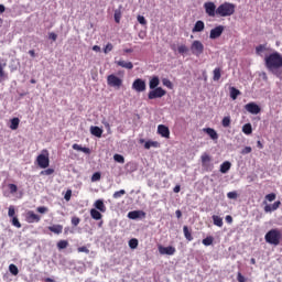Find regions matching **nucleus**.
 I'll return each instance as SVG.
<instances>
[{"label":"nucleus","mask_w":282,"mask_h":282,"mask_svg":"<svg viewBox=\"0 0 282 282\" xmlns=\"http://www.w3.org/2000/svg\"><path fill=\"white\" fill-rule=\"evenodd\" d=\"M206 28V24H204V21L198 20L196 21L194 28L192 29V32H204V29Z\"/></svg>","instance_id":"19"},{"label":"nucleus","mask_w":282,"mask_h":282,"mask_svg":"<svg viewBox=\"0 0 282 282\" xmlns=\"http://www.w3.org/2000/svg\"><path fill=\"white\" fill-rule=\"evenodd\" d=\"M107 85L109 87H117L118 89H120V87H122V79H120V77H118L113 74L108 75Z\"/></svg>","instance_id":"8"},{"label":"nucleus","mask_w":282,"mask_h":282,"mask_svg":"<svg viewBox=\"0 0 282 282\" xmlns=\"http://www.w3.org/2000/svg\"><path fill=\"white\" fill-rule=\"evenodd\" d=\"M159 252H160V254H169L170 257H173V254H175V252H176V249L173 246L164 247V246L160 245Z\"/></svg>","instance_id":"13"},{"label":"nucleus","mask_w":282,"mask_h":282,"mask_svg":"<svg viewBox=\"0 0 282 282\" xmlns=\"http://www.w3.org/2000/svg\"><path fill=\"white\" fill-rule=\"evenodd\" d=\"M93 51H94V52H100V46L94 45V46H93Z\"/></svg>","instance_id":"64"},{"label":"nucleus","mask_w":282,"mask_h":282,"mask_svg":"<svg viewBox=\"0 0 282 282\" xmlns=\"http://www.w3.org/2000/svg\"><path fill=\"white\" fill-rule=\"evenodd\" d=\"M221 124L225 127V129H228V127H230V116L224 117Z\"/></svg>","instance_id":"42"},{"label":"nucleus","mask_w":282,"mask_h":282,"mask_svg":"<svg viewBox=\"0 0 282 282\" xmlns=\"http://www.w3.org/2000/svg\"><path fill=\"white\" fill-rule=\"evenodd\" d=\"M274 199H276V194L274 193L267 194L264 196V200L262 203L264 205V213H274V210H279V208L281 207V200L274 202ZM268 202H274V203L268 204Z\"/></svg>","instance_id":"2"},{"label":"nucleus","mask_w":282,"mask_h":282,"mask_svg":"<svg viewBox=\"0 0 282 282\" xmlns=\"http://www.w3.org/2000/svg\"><path fill=\"white\" fill-rule=\"evenodd\" d=\"M246 111L249 113H252L253 116H257L258 113H261V107L254 102H249L245 106Z\"/></svg>","instance_id":"11"},{"label":"nucleus","mask_w":282,"mask_h":282,"mask_svg":"<svg viewBox=\"0 0 282 282\" xmlns=\"http://www.w3.org/2000/svg\"><path fill=\"white\" fill-rule=\"evenodd\" d=\"M231 166H232V164L230 163V161H225V162L220 165V173H227V172H229Z\"/></svg>","instance_id":"28"},{"label":"nucleus","mask_w":282,"mask_h":282,"mask_svg":"<svg viewBox=\"0 0 282 282\" xmlns=\"http://www.w3.org/2000/svg\"><path fill=\"white\" fill-rule=\"evenodd\" d=\"M166 94V90L164 88L159 87V88H152L148 93V100H155L158 98H164V95Z\"/></svg>","instance_id":"6"},{"label":"nucleus","mask_w":282,"mask_h":282,"mask_svg":"<svg viewBox=\"0 0 282 282\" xmlns=\"http://www.w3.org/2000/svg\"><path fill=\"white\" fill-rule=\"evenodd\" d=\"M77 252H85V254H89V249L87 247H78Z\"/></svg>","instance_id":"55"},{"label":"nucleus","mask_w":282,"mask_h":282,"mask_svg":"<svg viewBox=\"0 0 282 282\" xmlns=\"http://www.w3.org/2000/svg\"><path fill=\"white\" fill-rule=\"evenodd\" d=\"M184 237L187 241H193V234L188 229V226L183 227Z\"/></svg>","instance_id":"29"},{"label":"nucleus","mask_w":282,"mask_h":282,"mask_svg":"<svg viewBox=\"0 0 282 282\" xmlns=\"http://www.w3.org/2000/svg\"><path fill=\"white\" fill-rule=\"evenodd\" d=\"M162 84L164 85V87H167V89H173V83L170 79L164 78L162 80Z\"/></svg>","instance_id":"45"},{"label":"nucleus","mask_w":282,"mask_h":282,"mask_svg":"<svg viewBox=\"0 0 282 282\" xmlns=\"http://www.w3.org/2000/svg\"><path fill=\"white\" fill-rule=\"evenodd\" d=\"M116 65L123 67L124 69H133V63L131 62L118 61L116 62Z\"/></svg>","instance_id":"24"},{"label":"nucleus","mask_w":282,"mask_h":282,"mask_svg":"<svg viewBox=\"0 0 282 282\" xmlns=\"http://www.w3.org/2000/svg\"><path fill=\"white\" fill-rule=\"evenodd\" d=\"M19 122H21V120L17 117L11 119L10 129H12V131H17V129H19Z\"/></svg>","instance_id":"30"},{"label":"nucleus","mask_w":282,"mask_h":282,"mask_svg":"<svg viewBox=\"0 0 282 282\" xmlns=\"http://www.w3.org/2000/svg\"><path fill=\"white\" fill-rule=\"evenodd\" d=\"M95 208L100 213H107V206H105V202H102V199L95 202Z\"/></svg>","instance_id":"21"},{"label":"nucleus","mask_w":282,"mask_h":282,"mask_svg":"<svg viewBox=\"0 0 282 282\" xmlns=\"http://www.w3.org/2000/svg\"><path fill=\"white\" fill-rule=\"evenodd\" d=\"M132 89H134V91H138L139 94L142 91H147V82H144V79H135L132 84Z\"/></svg>","instance_id":"9"},{"label":"nucleus","mask_w":282,"mask_h":282,"mask_svg":"<svg viewBox=\"0 0 282 282\" xmlns=\"http://www.w3.org/2000/svg\"><path fill=\"white\" fill-rule=\"evenodd\" d=\"M225 219H226L227 224H232V216L227 215Z\"/></svg>","instance_id":"61"},{"label":"nucleus","mask_w":282,"mask_h":282,"mask_svg":"<svg viewBox=\"0 0 282 282\" xmlns=\"http://www.w3.org/2000/svg\"><path fill=\"white\" fill-rule=\"evenodd\" d=\"M237 281H238V282H246V276H243V274H241V272H238V274H237Z\"/></svg>","instance_id":"57"},{"label":"nucleus","mask_w":282,"mask_h":282,"mask_svg":"<svg viewBox=\"0 0 282 282\" xmlns=\"http://www.w3.org/2000/svg\"><path fill=\"white\" fill-rule=\"evenodd\" d=\"M50 232L54 235H61L63 232V225H53L48 227Z\"/></svg>","instance_id":"22"},{"label":"nucleus","mask_w":282,"mask_h":282,"mask_svg":"<svg viewBox=\"0 0 282 282\" xmlns=\"http://www.w3.org/2000/svg\"><path fill=\"white\" fill-rule=\"evenodd\" d=\"M213 221H214V226H218V228H221V226H224V218L219 217L217 215H214L212 217Z\"/></svg>","instance_id":"27"},{"label":"nucleus","mask_w":282,"mask_h":282,"mask_svg":"<svg viewBox=\"0 0 282 282\" xmlns=\"http://www.w3.org/2000/svg\"><path fill=\"white\" fill-rule=\"evenodd\" d=\"M213 74H214L213 80H215V82L220 80V78H221V68H219V67L215 68Z\"/></svg>","instance_id":"31"},{"label":"nucleus","mask_w":282,"mask_h":282,"mask_svg":"<svg viewBox=\"0 0 282 282\" xmlns=\"http://www.w3.org/2000/svg\"><path fill=\"white\" fill-rule=\"evenodd\" d=\"M147 217V213L142 210H132L128 213L129 219H144Z\"/></svg>","instance_id":"15"},{"label":"nucleus","mask_w":282,"mask_h":282,"mask_svg":"<svg viewBox=\"0 0 282 282\" xmlns=\"http://www.w3.org/2000/svg\"><path fill=\"white\" fill-rule=\"evenodd\" d=\"M11 224L15 228H21V221H19V218L17 216L11 219Z\"/></svg>","instance_id":"46"},{"label":"nucleus","mask_w":282,"mask_h":282,"mask_svg":"<svg viewBox=\"0 0 282 282\" xmlns=\"http://www.w3.org/2000/svg\"><path fill=\"white\" fill-rule=\"evenodd\" d=\"M40 175H54V169H46L42 171Z\"/></svg>","instance_id":"50"},{"label":"nucleus","mask_w":282,"mask_h":282,"mask_svg":"<svg viewBox=\"0 0 282 282\" xmlns=\"http://www.w3.org/2000/svg\"><path fill=\"white\" fill-rule=\"evenodd\" d=\"M229 94H230L231 100H237V97L241 96V91L239 89H237L236 87H230Z\"/></svg>","instance_id":"23"},{"label":"nucleus","mask_w":282,"mask_h":282,"mask_svg":"<svg viewBox=\"0 0 282 282\" xmlns=\"http://www.w3.org/2000/svg\"><path fill=\"white\" fill-rule=\"evenodd\" d=\"M224 25H218L214 29L210 30L209 33V39L215 40V39H219V36H221V34H224Z\"/></svg>","instance_id":"12"},{"label":"nucleus","mask_w":282,"mask_h":282,"mask_svg":"<svg viewBox=\"0 0 282 282\" xmlns=\"http://www.w3.org/2000/svg\"><path fill=\"white\" fill-rule=\"evenodd\" d=\"M90 133L95 135V138H102V129L98 126H91Z\"/></svg>","instance_id":"20"},{"label":"nucleus","mask_w":282,"mask_h":282,"mask_svg":"<svg viewBox=\"0 0 282 282\" xmlns=\"http://www.w3.org/2000/svg\"><path fill=\"white\" fill-rule=\"evenodd\" d=\"M64 199L66 202H69V199H72V189H68L64 196Z\"/></svg>","instance_id":"58"},{"label":"nucleus","mask_w":282,"mask_h":282,"mask_svg":"<svg viewBox=\"0 0 282 282\" xmlns=\"http://www.w3.org/2000/svg\"><path fill=\"white\" fill-rule=\"evenodd\" d=\"M242 153H245V154L252 153V148H251V147H246V148L242 150Z\"/></svg>","instance_id":"60"},{"label":"nucleus","mask_w":282,"mask_h":282,"mask_svg":"<svg viewBox=\"0 0 282 282\" xmlns=\"http://www.w3.org/2000/svg\"><path fill=\"white\" fill-rule=\"evenodd\" d=\"M113 160H115V162H118L119 164H124V156H122V154H115Z\"/></svg>","instance_id":"43"},{"label":"nucleus","mask_w":282,"mask_h":282,"mask_svg":"<svg viewBox=\"0 0 282 282\" xmlns=\"http://www.w3.org/2000/svg\"><path fill=\"white\" fill-rule=\"evenodd\" d=\"M236 6L230 2H224L216 9V17H232Z\"/></svg>","instance_id":"3"},{"label":"nucleus","mask_w":282,"mask_h":282,"mask_svg":"<svg viewBox=\"0 0 282 282\" xmlns=\"http://www.w3.org/2000/svg\"><path fill=\"white\" fill-rule=\"evenodd\" d=\"M100 177H101L100 172H96L91 176V182H100Z\"/></svg>","instance_id":"49"},{"label":"nucleus","mask_w":282,"mask_h":282,"mask_svg":"<svg viewBox=\"0 0 282 282\" xmlns=\"http://www.w3.org/2000/svg\"><path fill=\"white\" fill-rule=\"evenodd\" d=\"M228 199H237V192H229L227 193Z\"/></svg>","instance_id":"54"},{"label":"nucleus","mask_w":282,"mask_h":282,"mask_svg":"<svg viewBox=\"0 0 282 282\" xmlns=\"http://www.w3.org/2000/svg\"><path fill=\"white\" fill-rule=\"evenodd\" d=\"M26 221L29 224H39V221H41V216L36 215L34 212L29 210L26 213Z\"/></svg>","instance_id":"16"},{"label":"nucleus","mask_w":282,"mask_h":282,"mask_svg":"<svg viewBox=\"0 0 282 282\" xmlns=\"http://www.w3.org/2000/svg\"><path fill=\"white\" fill-rule=\"evenodd\" d=\"M129 248H131L132 250H135V248H138V239H135V238L130 239Z\"/></svg>","instance_id":"44"},{"label":"nucleus","mask_w":282,"mask_h":282,"mask_svg":"<svg viewBox=\"0 0 282 282\" xmlns=\"http://www.w3.org/2000/svg\"><path fill=\"white\" fill-rule=\"evenodd\" d=\"M151 147L158 149V147H160V143L158 141H147L144 143V149H151Z\"/></svg>","instance_id":"33"},{"label":"nucleus","mask_w":282,"mask_h":282,"mask_svg":"<svg viewBox=\"0 0 282 282\" xmlns=\"http://www.w3.org/2000/svg\"><path fill=\"white\" fill-rule=\"evenodd\" d=\"M73 226H78V224H80V218L79 217H73L70 220Z\"/></svg>","instance_id":"53"},{"label":"nucleus","mask_w":282,"mask_h":282,"mask_svg":"<svg viewBox=\"0 0 282 282\" xmlns=\"http://www.w3.org/2000/svg\"><path fill=\"white\" fill-rule=\"evenodd\" d=\"M177 52L184 56V54H188V46H186V44H182L177 47Z\"/></svg>","instance_id":"35"},{"label":"nucleus","mask_w":282,"mask_h":282,"mask_svg":"<svg viewBox=\"0 0 282 282\" xmlns=\"http://www.w3.org/2000/svg\"><path fill=\"white\" fill-rule=\"evenodd\" d=\"M160 87V77L152 76L149 80V88L150 89H158Z\"/></svg>","instance_id":"18"},{"label":"nucleus","mask_w":282,"mask_h":282,"mask_svg":"<svg viewBox=\"0 0 282 282\" xmlns=\"http://www.w3.org/2000/svg\"><path fill=\"white\" fill-rule=\"evenodd\" d=\"M203 166H207V163L210 162V155L204 153L200 158Z\"/></svg>","instance_id":"40"},{"label":"nucleus","mask_w":282,"mask_h":282,"mask_svg":"<svg viewBox=\"0 0 282 282\" xmlns=\"http://www.w3.org/2000/svg\"><path fill=\"white\" fill-rule=\"evenodd\" d=\"M137 19L141 25H147V19L144 18V15H138Z\"/></svg>","instance_id":"52"},{"label":"nucleus","mask_w":282,"mask_h":282,"mask_svg":"<svg viewBox=\"0 0 282 282\" xmlns=\"http://www.w3.org/2000/svg\"><path fill=\"white\" fill-rule=\"evenodd\" d=\"M4 67H6V64H0V83H2V80H6V78H8V74H6V70H3Z\"/></svg>","instance_id":"34"},{"label":"nucleus","mask_w":282,"mask_h":282,"mask_svg":"<svg viewBox=\"0 0 282 282\" xmlns=\"http://www.w3.org/2000/svg\"><path fill=\"white\" fill-rule=\"evenodd\" d=\"M204 8L208 17H217V6H215V2H205Z\"/></svg>","instance_id":"10"},{"label":"nucleus","mask_w":282,"mask_h":282,"mask_svg":"<svg viewBox=\"0 0 282 282\" xmlns=\"http://www.w3.org/2000/svg\"><path fill=\"white\" fill-rule=\"evenodd\" d=\"M90 217L93 219H95L96 221H98V220L102 219V214H100V212H98V209L93 208V209H90Z\"/></svg>","instance_id":"26"},{"label":"nucleus","mask_w":282,"mask_h":282,"mask_svg":"<svg viewBox=\"0 0 282 282\" xmlns=\"http://www.w3.org/2000/svg\"><path fill=\"white\" fill-rule=\"evenodd\" d=\"M8 215H9V217H11V218L17 217V216H14V215H17V210L14 209V206L11 205V206L9 207Z\"/></svg>","instance_id":"48"},{"label":"nucleus","mask_w":282,"mask_h":282,"mask_svg":"<svg viewBox=\"0 0 282 282\" xmlns=\"http://www.w3.org/2000/svg\"><path fill=\"white\" fill-rule=\"evenodd\" d=\"M204 133H207L212 140H219V134H217V131L213 128H204Z\"/></svg>","instance_id":"17"},{"label":"nucleus","mask_w":282,"mask_h":282,"mask_svg":"<svg viewBox=\"0 0 282 282\" xmlns=\"http://www.w3.org/2000/svg\"><path fill=\"white\" fill-rule=\"evenodd\" d=\"M116 23H120V13H115Z\"/></svg>","instance_id":"62"},{"label":"nucleus","mask_w":282,"mask_h":282,"mask_svg":"<svg viewBox=\"0 0 282 282\" xmlns=\"http://www.w3.org/2000/svg\"><path fill=\"white\" fill-rule=\"evenodd\" d=\"M242 133H245L246 135H250V133H252V124L251 123H246L242 127Z\"/></svg>","instance_id":"32"},{"label":"nucleus","mask_w":282,"mask_h":282,"mask_svg":"<svg viewBox=\"0 0 282 282\" xmlns=\"http://www.w3.org/2000/svg\"><path fill=\"white\" fill-rule=\"evenodd\" d=\"M9 191L10 193L14 194L17 191H19V187L15 184H9Z\"/></svg>","instance_id":"51"},{"label":"nucleus","mask_w":282,"mask_h":282,"mask_svg":"<svg viewBox=\"0 0 282 282\" xmlns=\"http://www.w3.org/2000/svg\"><path fill=\"white\" fill-rule=\"evenodd\" d=\"M9 272H11L13 276H17L19 274V268L15 264H10Z\"/></svg>","instance_id":"41"},{"label":"nucleus","mask_w":282,"mask_h":282,"mask_svg":"<svg viewBox=\"0 0 282 282\" xmlns=\"http://www.w3.org/2000/svg\"><path fill=\"white\" fill-rule=\"evenodd\" d=\"M191 52L194 54V56H202V54H204V44L202 41H194L191 45Z\"/></svg>","instance_id":"7"},{"label":"nucleus","mask_w":282,"mask_h":282,"mask_svg":"<svg viewBox=\"0 0 282 282\" xmlns=\"http://www.w3.org/2000/svg\"><path fill=\"white\" fill-rule=\"evenodd\" d=\"M48 39H51V41H56L58 39V35H56V33L52 32L48 34Z\"/></svg>","instance_id":"59"},{"label":"nucleus","mask_w":282,"mask_h":282,"mask_svg":"<svg viewBox=\"0 0 282 282\" xmlns=\"http://www.w3.org/2000/svg\"><path fill=\"white\" fill-rule=\"evenodd\" d=\"M267 48V44H260L256 47V54H258V56H261V53L265 52Z\"/></svg>","instance_id":"36"},{"label":"nucleus","mask_w":282,"mask_h":282,"mask_svg":"<svg viewBox=\"0 0 282 282\" xmlns=\"http://www.w3.org/2000/svg\"><path fill=\"white\" fill-rule=\"evenodd\" d=\"M69 246V242H67V240H59L57 242V248L59 250H65V248H67Z\"/></svg>","instance_id":"39"},{"label":"nucleus","mask_w":282,"mask_h":282,"mask_svg":"<svg viewBox=\"0 0 282 282\" xmlns=\"http://www.w3.org/2000/svg\"><path fill=\"white\" fill-rule=\"evenodd\" d=\"M123 195H127V191L120 189L112 194L113 199H120Z\"/></svg>","instance_id":"37"},{"label":"nucleus","mask_w":282,"mask_h":282,"mask_svg":"<svg viewBox=\"0 0 282 282\" xmlns=\"http://www.w3.org/2000/svg\"><path fill=\"white\" fill-rule=\"evenodd\" d=\"M264 65L271 74H279L282 67V55L279 52H273L264 57Z\"/></svg>","instance_id":"1"},{"label":"nucleus","mask_w":282,"mask_h":282,"mask_svg":"<svg viewBox=\"0 0 282 282\" xmlns=\"http://www.w3.org/2000/svg\"><path fill=\"white\" fill-rule=\"evenodd\" d=\"M113 51V44L108 43L105 47H104V53L105 54H109V52Z\"/></svg>","instance_id":"47"},{"label":"nucleus","mask_w":282,"mask_h":282,"mask_svg":"<svg viewBox=\"0 0 282 282\" xmlns=\"http://www.w3.org/2000/svg\"><path fill=\"white\" fill-rule=\"evenodd\" d=\"M47 207H45V206H41V207H37L36 208V212L37 213H41V215H43V214H45V213H47Z\"/></svg>","instance_id":"56"},{"label":"nucleus","mask_w":282,"mask_h":282,"mask_svg":"<svg viewBox=\"0 0 282 282\" xmlns=\"http://www.w3.org/2000/svg\"><path fill=\"white\" fill-rule=\"evenodd\" d=\"M213 241H215V238H213V236H207L203 239V246H213Z\"/></svg>","instance_id":"38"},{"label":"nucleus","mask_w":282,"mask_h":282,"mask_svg":"<svg viewBox=\"0 0 282 282\" xmlns=\"http://www.w3.org/2000/svg\"><path fill=\"white\" fill-rule=\"evenodd\" d=\"M180 191H182V187L180 185H176L174 188H173V192L174 193H180Z\"/></svg>","instance_id":"63"},{"label":"nucleus","mask_w":282,"mask_h":282,"mask_svg":"<svg viewBox=\"0 0 282 282\" xmlns=\"http://www.w3.org/2000/svg\"><path fill=\"white\" fill-rule=\"evenodd\" d=\"M267 243H271L272 246H279L281 243V231L278 229H271L264 236Z\"/></svg>","instance_id":"4"},{"label":"nucleus","mask_w":282,"mask_h":282,"mask_svg":"<svg viewBox=\"0 0 282 282\" xmlns=\"http://www.w3.org/2000/svg\"><path fill=\"white\" fill-rule=\"evenodd\" d=\"M36 163L40 169H47L50 166V152L43 150V153L37 155Z\"/></svg>","instance_id":"5"},{"label":"nucleus","mask_w":282,"mask_h":282,"mask_svg":"<svg viewBox=\"0 0 282 282\" xmlns=\"http://www.w3.org/2000/svg\"><path fill=\"white\" fill-rule=\"evenodd\" d=\"M73 149H74V151H82V153H86L87 155H89V153H91V150L89 148H83L78 143L73 144Z\"/></svg>","instance_id":"25"},{"label":"nucleus","mask_w":282,"mask_h":282,"mask_svg":"<svg viewBox=\"0 0 282 282\" xmlns=\"http://www.w3.org/2000/svg\"><path fill=\"white\" fill-rule=\"evenodd\" d=\"M158 133L161 138H166L167 140L171 138V130L164 124L158 126Z\"/></svg>","instance_id":"14"}]
</instances>
